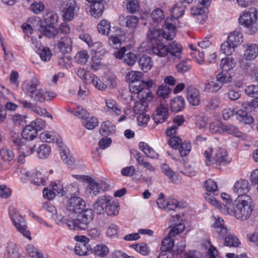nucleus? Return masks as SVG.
I'll return each mask as SVG.
<instances>
[{
    "mask_svg": "<svg viewBox=\"0 0 258 258\" xmlns=\"http://www.w3.org/2000/svg\"><path fill=\"white\" fill-rule=\"evenodd\" d=\"M22 89L32 100L41 103L50 100L56 96L53 92L41 88L40 81L35 77L24 81L22 84Z\"/></svg>",
    "mask_w": 258,
    "mask_h": 258,
    "instance_id": "f257e3e1",
    "label": "nucleus"
},
{
    "mask_svg": "<svg viewBox=\"0 0 258 258\" xmlns=\"http://www.w3.org/2000/svg\"><path fill=\"white\" fill-rule=\"evenodd\" d=\"M22 89L32 100L41 103L50 100L56 96L53 92L41 88L40 81L35 77L24 81L22 84Z\"/></svg>",
    "mask_w": 258,
    "mask_h": 258,
    "instance_id": "f03ea898",
    "label": "nucleus"
},
{
    "mask_svg": "<svg viewBox=\"0 0 258 258\" xmlns=\"http://www.w3.org/2000/svg\"><path fill=\"white\" fill-rule=\"evenodd\" d=\"M252 204L250 196L246 194L239 195L232 206L228 208V212L238 220H247L253 211Z\"/></svg>",
    "mask_w": 258,
    "mask_h": 258,
    "instance_id": "7ed1b4c3",
    "label": "nucleus"
},
{
    "mask_svg": "<svg viewBox=\"0 0 258 258\" xmlns=\"http://www.w3.org/2000/svg\"><path fill=\"white\" fill-rule=\"evenodd\" d=\"M165 24L163 28V32L155 28H151L147 34L150 42L153 45L154 43L160 42L162 38L167 40H172L176 35V28L175 26L167 22V19L165 21Z\"/></svg>",
    "mask_w": 258,
    "mask_h": 258,
    "instance_id": "20e7f679",
    "label": "nucleus"
},
{
    "mask_svg": "<svg viewBox=\"0 0 258 258\" xmlns=\"http://www.w3.org/2000/svg\"><path fill=\"white\" fill-rule=\"evenodd\" d=\"M153 84L152 80L135 81L130 84V90L132 93L136 94L139 99L151 100L152 95L150 88Z\"/></svg>",
    "mask_w": 258,
    "mask_h": 258,
    "instance_id": "39448f33",
    "label": "nucleus"
},
{
    "mask_svg": "<svg viewBox=\"0 0 258 258\" xmlns=\"http://www.w3.org/2000/svg\"><path fill=\"white\" fill-rule=\"evenodd\" d=\"M213 149L211 148H208L204 152L207 165L216 163L220 165L226 164L229 162L227 152L225 149L218 147L216 149L214 155H213Z\"/></svg>",
    "mask_w": 258,
    "mask_h": 258,
    "instance_id": "423d86ee",
    "label": "nucleus"
},
{
    "mask_svg": "<svg viewBox=\"0 0 258 258\" xmlns=\"http://www.w3.org/2000/svg\"><path fill=\"white\" fill-rule=\"evenodd\" d=\"M13 146L23 156H29L35 151L36 144L29 141H24L18 134H14L11 139Z\"/></svg>",
    "mask_w": 258,
    "mask_h": 258,
    "instance_id": "0eeeda50",
    "label": "nucleus"
},
{
    "mask_svg": "<svg viewBox=\"0 0 258 258\" xmlns=\"http://www.w3.org/2000/svg\"><path fill=\"white\" fill-rule=\"evenodd\" d=\"M256 11H244L239 18V23L248 29L251 34H254L257 31Z\"/></svg>",
    "mask_w": 258,
    "mask_h": 258,
    "instance_id": "6e6552de",
    "label": "nucleus"
},
{
    "mask_svg": "<svg viewBox=\"0 0 258 258\" xmlns=\"http://www.w3.org/2000/svg\"><path fill=\"white\" fill-rule=\"evenodd\" d=\"M85 208V201L79 197H72L67 202L66 208L72 213H81Z\"/></svg>",
    "mask_w": 258,
    "mask_h": 258,
    "instance_id": "1a4fd4ad",
    "label": "nucleus"
},
{
    "mask_svg": "<svg viewBox=\"0 0 258 258\" xmlns=\"http://www.w3.org/2000/svg\"><path fill=\"white\" fill-rule=\"evenodd\" d=\"M55 140L57 146L60 149V155L63 162L69 167H72L74 164L75 158L71 156L69 149L64 146L61 138L57 134Z\"/></svg>",
    "mask_w": 258,
    "mask_h": 258,
    "instance_id": "9d476101",
    "label": "nucleus"
},
{
    "mask_svg": "<svg viewBox=\"0 0 258 258\" xmlns=\"http://www.w3.org/2000/svg\"><path fill=\"white\" fill-rule=\"evenodd\" d=\"M87 183H88L87 191L94 196H96L102 191L108 190L109 186L106 182L104 181L97 182L92 177H90V180H88Z\"/></svg>",
    "mask_w": 258,
    "mask_h": 258,
    "instance_id": "9b49d317",
    "label": "nucleus"
},
{
    "mask_svg": "<svg viewBox=\"0 0 258 258\" xmlns=\"http://www.w3.org/2000/svg\"><path fill=\"white\" fill-rule=\"evenodd\" d=\"M10 216L16 228L26 237L31 238L30 233L26 230V223L23 217H22L17 212L14 214L10 212Z\"/></svg>",
    "mask_w": 258,
    "mask_h": 258,
    "instance_id": "f8f14e48",
    "label": "nucleus"
},
{
    "mask_svg": "<svg viewBox=\"0 0 258 258\" xmlns=\"http://www.w3.org/2000/svg\"><path fill=\"white\" fill-rule=\"evenodd\" d=\"M79 9L74 0H69L64 3L62 10V17L65 20L71 21L75 16V11Z\"/></svg>",
    "mask_w": 258,
    "mask_h": 258,
    "instance_id": "ddd939ff",
    "label": "nucleus"
},
{
    "mask_svg": "<svg viewBox=\"0 0 258 258\" xmlns=\"http://www.w3.org/2000/svg\"><path fill=\"white\" fill-rule=\"evenodd\" d=\"M163 193H160L159 195V197L157 200V204L159 208L169 211H175L178 208V202L176 200L171 199L165 201Z\"/></svg>",
    "mask_w": 258,
    "mask_h": 258,
    "instance_id": "4468645a",
    "label": "nucleus"
},
{
    "mask_svg": "<svg viewBox=\"0 0 258 258\" xmlns=\"http://www.w3.org/2000/svg\"><path fill=\"white\" fill-rule=\"evenodd\" d=\"M186 98L188 103L192 106H198L201 103L200 92L194 86H189L187 87Z\"/></svg>",
    "mask_w": 258,
    "mask_h": 258,
    "instance_id": "2eb2a0df",
    "label": "nucleus"
},
{
    "mask_svg": "<svg viewBox=\"0 0 258 258\" xmlns=\"http://www.w3.org/2000/svg\"><path fill=\"white\" fill-rule=\"evenodd\" d=\"M172 217L173 219L169 235L171 236H175L184 230L185 226L182 223V219L179 215L175 214L174 216L172 215Z\"/></svg>",
    "mask_w": 258,
    "mask_h": 258,
    "instance_id": "dca6fc26",
    "label": "nucleus"
},
{
    "mask_svg": "<svg viewBox=\"0 0 258 258\" xmlns=\"http://www.w3.org/2000/svg\"><path fill=\"white\" fill-rule=\"evenodd\" d=\"M108 36L109 44L114 48H118L124 41L123 36L120 29H116Z\"/></svg>",
    "mask_w": 258,
    "mask_h": 258,
    "instance_id": "f3484780",
    "label": "nucleus"
},
{
    "mask_svg": "<svg viewBox=\"0 0 258 258\" xmlns=\"http://www.w3.org/2000/svg\"><path fill=\"white\" fill-rule=\"evenodd\" d=\"M111 197L107 196L99 197L93 204V208L97 214H101L105 212L107 204L111 202Z\"/></svg>",
    "mask_w": 258,
    "mask_h": 258,
    "instance_id": "a211bd4d",
    "label": "nucleus"
},
{
    "mask_svg": "<svg viewBox=\"0 0 258 258\" xmlns=\"http://www.w3.org/2000/svg\"><path fill=\"white\" fill-rule=\"evenodd\" d=\"M89 224L87 222L79 215L76 219L69 221L67 223V226L69 229L74 230H84L88 228Z\"/></svg>",
    "mask_w": 258,
    "mask_h": 258,
    "instance_id": "6ab92c4d",
    "label": "nucleus"
},
{
    "mask_svg": "<svg viewBox=\"0 0 258 258\" xmlns=\"http://www.w3.org/2000/svg\"><path fill=\"white\" fill-rule=\"evenodd\" d=\"M168 108L160 104L156 110V112L153 115V119L156 124L163 122L168 117Z\"/></svg>",
    "mask_w": 258,
    "mask_h": 258,
    "instance_id": "aec40b11",
    "label": "nucleus"
},
{
    "mask_svg": "<svg viewBox=\"0 0 258 258\" xmlns=\"http://www.w3.org/2000/svg\"><path fill=\"white\" fill-rule=\"evenodd\" d=\"M169 57L170 56L174 60H178L181 57L182 47L181 45L175 41H173L168 46Z\"/></svg>",
    "mask_w": 258,
    "mask_h": 258,
    "instance_id": "412c9836",
    "label": "nucleus"
},
{
    "mask_svg": "<svg viewBox=\"0 0 258 258\" xmlns=\"http://www.w3.org/2000/svg\"><path fill=\"white\" fill-rule=\"evenodd\" d=\"M73 42L68 36L61 37L58 41L57 46L59 50L62 53L70 52L72 50Z\"/></svg>",
    "mask_w": 258,
    "mask_h": 258,
    "instance_id": "4be33fe9",
    "label": "nucleus"
},
{
    "mask_svg": "<svg viewBox=\"0 0 258 258\" xmlns=\"http://www.w3.org/2000/svg\"><path fill=\"white\" fill-rule=\"evenodd\" d=\"M250 188V184L248 180L243 179L238 180L235 183L233 191L237 194H245Z\"/></svg>",
    "mask_w": 258,
    "mask_h": 258,
    "instance_id": "5701e85b",
    "label": "nucleus"
},
{
    "mask_svg": "<svg viewBox=\"0 0 258 258\" xmlns=\"http://www.w3.org/2000/svg\"><path fill=\"white\" fill-rule=\"evenodd\" d=\"M236 118L242 124H251L254 122L252 116L249 114L246 111L239 109L235 113Z\"/></svg>",
    "mask_w": 258,
    "mask_h": 258,
    "instance_id": "b1692460",
    "label": "nucleus"
},
{
    "mask_svg": "<svg viewBox=\"0 0 258 258\" xmlns=\"http://www.w3.org/2000/svg\"><path fill=\"white\" fill-rule=\"evenodd\" d=\"M258 56V45L251 44L247 45L243 57L247 60H253Z\"/></svg>",
    "mask_w": 258,
    "mask_h": 258,
    "instance_id": "393cba45",
    "label": "nucleus"
},
{
    "mask_svg": "<svg viewBox=\"0 0 258 258\" xmlns=\"http://www.w3.org/2000/svg\"><path fill=\"white\" fill-rule=\"evenodd\" d=\"M26 176L30 178L31 182L35 185H44L45 179L44 175L39 171L35 172H27Z\"/></svg>",
    "mask_w": 258,
    "mask_h": 258,
    "instance_id": "a878e982",
    "label": "nucleus"
},
{
    "mask_svg": "<svg viewBox=\"0 0 258 258\" xmlns=\"http://www.w3.org/2000/svg\"><path fill=\"white\" fill-rule=\"evenodd\" d=\"M227 40L229 42H230L233 46L236 47L243 42V34L239 30H235L229 33Z\"/></svg>",
    "mask_w": 258,
    "mask_h": 258,
    "instance_id": "bb28decb",
    "label": "nucleus"
},
{
    "mask_svg": "<svg viewBox=\"0 0 258 258\" xmlns=\"http://www.w3.org/2000/svg\"><path fill=\"white\" fill-rule=\"evenodd\" d=\"M107 110L112 114L118 116L121 113V109L116 101L112 98H108L105 100Z\"/></svg>",
    "mask_w": 258,
    "mask_h": 258,
    "instance_id": "cd10ccee",
    "label": "nucleus"
},
{
    "mask_svg": "<svg viewBox=\"0 0 258 258\" xmlns=\"http://www.w3.org/2000/svg\"><path fill=\"white\" fill-rule=\"evenodd\" d=\"M215 222L212 225V227L216 229L217 233L222 236H225L228 233V229L224 225V221L220 217H214Z\"/></svg>",
    "mask_w": 258,
    "mask_h": 258,
    "instance_id": "c85d7f7f",
    "label": "nucleus"
},
{
    "mask_svg": "<svg viewBox=\"0 0 258 258\" xmlns=\"http://www.w3.org/2000/svg\"><path fill=\"white\" fill-rule=\"evenodd\" d=\"M152 50L154 54L160 57L168 56L169 57V51L168 46L160 42L154 43L152 45Z\"/></svg>",
    "mask_w": 258,
    "mask_h": 258,
    "instance_id": "c756f323",
    "label": "nucleus"
},
{
    "mask_svg": "<svg viewBox=\"0 0 258 258\" xmlns=\"http://www.w3.org/2000/svg\"><path fill=\"white\" fill-rule=\"evenodd\" d=\"M22 136L23 139H26L25 141H31L37 136V131L33 126L31 124L28 125L24 128L22 133Z\"/></svg>",
    "mask_w": 258,
    "mask_h": 258,
    "instance_id": "7c9ffc66",
    "label": "nucleus"
},
{
    "mask_svg": "<svg viewBox=\"0 0 258 258\" xmlns=\"http://www.w3.org/2000/svg\"><path fill=\"white\" fill-rule=\"evenodd\" d=\"M104 9L103 3H95L90 6V13L92 17L98 18L102 16Z\"/></svg>",
    "mask_w": 258,
    "mask_h": 258,
    "instance_id": "2f4dec72",
    "label": "nucleus"
},
{
    "mask_svg": "<svg viewBox=\"0 0 258 258\" xmlns=\"http://www.w3.org/2000/svg\"><path fill=\"white\" fill-rule=\"evenodd\" d=\"M184 106V100L182 96H177L171 100V110L175 112L181 111Z\"/></svg>",
    "mask_w": 258,
    "mask_h": 258,
    "instance_id": "473e14b6",
    "label": "nucleus"
},
{
    "mask_svg": "<svg viewBox=\"0 0 258 258\" xmlns=\"http://www.w3.org/2000/svg\"><path fill=\"white\" fill-rule=\"evenodd\" d=\"M98 32L103 35H109L111 31L110 23L106 20H102L97 25Z\"/></svg>",
    "mask_w": 258,
    "mask_h": 258,
    "instance_id": "72a5a7b5",
    "label": "nucleus"
},
{
    "mask_svg": "<svg viewBox=\"0 0 258 258\" xmlns=\"http://www.w3.org/2000/svg\"><path fill=\"white\" fill-rule=\"evenodd\" d=\"M139 64L143 71L147 72L150 71L153 67V62L150 57L143 56L140 58Z\"/></svg>",
    "mask_w": 258,
    "mask_h": 258,
    "instance_id": "f704fd0d",
    "label": "nucleus"
},
{
    "mask_svg": "<svg viewBox=\"0 0 258 258\" xmlns=\"http://www.w3.org/2000/svg\"><path fill=\"white\" fill-rule=\"evenodd\" d=\"M89 245L85 242V240H81L76 244L75 247V252L79 255H84L87 254L89 250Z\"/></svg>",
    "mask_w": 258,
    "mask_h": 258,
    "instance_id": "c9c22d12",
    "label": "nucleus"
},
{
    "mask_svg": "<svg viewBox=\"0 0 258 258\" xmlns=\"http://www.w3.org/2000/svg\"><path fill=\"white\" fill-rule=\"evenodd\" d=\"M115 130V125L111 122L106 121L101 123L99 132L102 135H107L113 133Z\"/></svg>",
    "mask_w": 258,
    "mask_h": 258,
    "instance_id": "e433bc0d",
    "label": "nucleus"
},
{
    "mask_svg": "<svg viewBox=\"0 0 258 258\" xmlns=\"http://www.w3.org/2000/svg\"><path fill=\"white\" fill-rule=\"evenodd\" d=\"M185 9V7L182 4H176L171 10V15L173 18L177 19L183 16Z\"/></svg>",
    "mask_w": 258,
    "mask_h": 258,
    "instance_id": "4c0bfd02",
    "label": "nucleus"
},
{
    "mask_svg": "<svg viewBox=\"0 0 258 258\" xmlns=\"http://www.w3.org/2000/svg\"><path fill=\"white\" fill-rule=\"evenodd\" d=\"M143 74L139 71H132L127 73L125 79L131 84L135 81H140L143 78Z\"/></svg>",
    "mask_w": 258,
    "mask_h": 258,
    "instance_id": "58836bf2",
    "label": "nucleus"
},
{
    "mask_svg": "<svg viewBox=\"0 0 258 258\" xmlns=\"http://www.w3.org/2000/svg\"><path fill=\"white\" fill-rule=\"evenodd\" d=\"M139 101H137L135 103L134 106L133 107V110L136 114H141L144 113L146 111L147 107L148 106L146 101H149L148 100H142L139 99Z\"/></svg>",
    "mask_w": 258,
    "mask_h": 258,
    "instance_id": "ea45409f",
    "label": "nucleus"
},
{
    "mask_svg": "<svg viewBox=\"0 0 258 258\" xmlns=\"http://www.w3.org/2000/svg\"><path fill=\"white\" fill-rule=\"evenodd\" d=\"M235 65V61L233 58L225 57L222 59L220 62V67L223 71L228 72L233 69Z\"/></svg>",
    "mask_w": 258,
    "mask_h": 258,
    "instance_id": "a19ab883",
    "label": "nucleus"
},
{
    "mask_svg": "<svg viewBox=\"0 0 258 258\" xmlns=\"http://www.w3.org/2000/svg\"><path fill=\"white\" fill-rule=\"evenodd\" d=\"M217 82L223 85L230 83L232 81V76L228 72L222 71L220 72L216 76Z\"/></svg>",
    "mask_w": 258,
    "mask_h": 258,
    "instance_id": "79ce46f5",
    "label": "nucleus"
},
{
    "mask_svg": "<svg viewBox=\"0 0 258 258\" xmlns=\"http://www.w3.org/2000/svg\"><path fill=\"white\" fill-rule=\"evenodd\" d=\"M41 31L42 34L49 38L54 37L57 34L56 29L51 24L42 26Z\"/></svg>",
    "mask_w": 258,
    "mask_h": 258,
    "instance_id": "37998d69",
    "label": "nucleus"
},
{
    "mask_svg": "<svg viewBox=\"0 0 258 258\" xmlns=\"http://www.w3.org/2000/svg\"><path fill=\"white\" fill-rule=\"evenodd\" d=\"M37 153L40 159H45L50 155L51 148L47 144H42L37 149Z\"/></svg>",
    "mask_w": 258,
    "mask_h": 258,
    "instance_id": "c03bdc74",
    "label": "nucleus"
},
{
    "mask_svg": "<svg viewBox=\"0 0 258 258\" xmlns=\"http://www.w3.org/2000/svg\"><path fill=\"white\" fill-rule=\"evenodd\" d=\"M171 237L172 236L168 234V236L163 240L161 246V251L166 252L173 251L172 248L174 246V241Z\"/></svg>",
    "mask_w": 258,
    "mask_h": 258,
    "instance_id": "a18cd8bd",
    "label": "nucleus"
},
{
    "mask_svg": "<svg viewBox=\"0 0 258 258\" xmlns=\"http://www.w3.org/2000/svg\"><path fill=\"white\" fill-rule=\"evenodd\" d=\"M132 247L139 253L144 256H146L150 253V249L147 244L141 242L137 244H134Z\"/></svg>",
    "mask_w": 258,
    "mask_h": 258,
    "instance_id": "49530a36",
    "label": "nucleus"
},
{
    "mask_svg": "<svg viewBox=\"0 0 258 258\" xmlns=\"http://www.w3.org/2000/svg\"><path fill=\"white\" fill-rule=\"evenodd\" d=\"M240 244L238 238L233 234H229L225 237L224 244L230 247H237Z\"/></svg>",
    "mask_w": 258,
    "mask_h": 258,
    "instance_id": "de8ad7c7",
    "label": "nucleus"
},
{
    "mask_svg": "<svg viewBox=\"0 0 258 258\" xmlns=\"http://www.w3.org/2000/svg\"><path fill=\"white\" fill-rule=\"evenodd\" d=\"M89 58V55L86 50L78 52L75 57V61L81 64H85Z\"/></svg>",
    "mask_w": 258,
    "mask_h": 258,
    "instance_id": "09e8293b",
    "label": "nucleus"
},
{
    "mask_svg": "<svg viewBox=\"0 0 258 258\" xmlns=\"http://www.w3.org/2000/svg\"><path fill=\"white\" fill-rule=\"evenodd\" d=\"M109 250L107 246L103 244L97 245L94 247L95 254L99 257H104L109 253Z\"/></svg>",
    "mask_w": 258,
    "mask_h": 258,
    "instance_id": "8fccbe9b",
    "label": "nucleus"
},
{
    "mask_svg": "<svg viewBox=\"0 0 258 258\" xmlns=\"http://www.w3.org/2000/svg\"><path fill=\"white\" fill-rule=\"evenodd\" d=\"M171 92V89L166 85L164 84L159 86L157 90V95L163 99L168 98Z\"/></svg>",
    "mask_w": 258,
    "mask_h": 258,
    "instance_id": "3c124183",
    "label": "nucleus"
},
{
    "mask_svg": "<svg viewBox=\"0 0 258 258\" xmlns=\"http://www.w3.org/2000/svg\"><path fill=\"white\" fill-rule=\"evenodd\" d=\"M235 48L228 40L221 45V51L226 55H231L234 52Z\"/></svg>",
    "mask_w": 258,
    "mask_h": 258,
    "instance_id": "603ef678",
    "label": "nucleus"
},
{
    "mask_svg": "<svg viewBox=\"0 0 258 258\" xmlns=\"http://www.w3.org/2000/svg\"><path fill=\"white\" fill-rule=\"evenodd\" d=\"M207 202H208L210 204L213 205L216 207L218 209H219L222 212H225V211H228V207L224 204H221L219 201H218L214 197H209L207 198L205 197Z\"/></svg>",
    "mask_w": 258,
    "mask_h": 258,
    "instance_id": "864d4df0",
    "label": "nucleus"
},
{
    "mask_svg": "<svg viewBox=\"0 0 258 258\" xmlns=\"http://www.w3.org/2000/svg\"><path fill=\"white\" fill-rule=\"evenodd\" d=\"M191 144L189 142L185 141L180 144L178 148L181 156H186L191 150Z\"/></svg>",
    "mask_w": 258,
    "mask_h": 258,
    "instance_id": "5fc2aeb1",
    "label": "nucleus"
},
{
    "mask_svg": "<svg viewBox=\"0 0 258 258\" xmlns=\"http://www.w3.org/2000/svg\"><path fill=\"white\" fill-rule=\"evenodd\" d=\"M221 131L237 137L239 136L240 134L238 128L232 124L224 125L222 124Z\"/></svg>",
    "mask_w": 258,
    "mask_h": 258,
    "instance_id": "6e6d98bb",
    "label": "nucleus"
},
{
    "mask_svg": "<svg viewBox=\"0 0 258 258\" xmlns=\"http://www.w3.org/2000/svg\"><path fill=\"white\" fill-rule=\"evenodd\" d=\"M56 134L53 132H45L41 133L39 135L40 139L44 142H51L55 140Z\"/></svg>",
    "mask_w": 258,
    "mask_h": 258,
    "instance_id": "4d7b16f0",
    "label": "nucleus"
},
{
    "mask_svg": "<svg viewBox=\"0 0 258 258\" xmlns=\"http://www.w3.org/2000/svg\"><path fill=\"white\" fill-rule=\"evenodd\" d=\"M151 16L154 22L158 23L164 19L165 14L161 9L157 8L152 11Z\"/></svg>",
    "mask_w": 258,
    "mask_h": 258,
    "instance_id": "13d9d810",
    "label": "nucleus"
},
{
    "mask_svg": "<svg viewBox=\"0 0 258 258\" xmlns=\"http://www.w3.org/2000/svg\"><path fill=\"white\" fill-rule=\"evenodd\" d=\"M84 126L88 130H93L98 125V121L97 118L91 117L90 118L86 119L83 121Z\"/></svg>",
    "mask_w": 258,
    "mask_h": 258,
    "instance_id": "bf43d9fd",
    "label": "nucleus"
},
{
    "mask_svg": "<svg viewBox=\"0 0 258 258\" xmlns=\"http://www.w3.org/2000/svg\"><path fill=\"white\" fill-rule=\"evenodd\" d=\"M44 18L46 23L53 25L57 22L58 17L55 12L50 11L45 14Z\"/></svg>",
    "mask_w": 258,
    "mask_h": 258,
    "instance_id": "052dcab7",
    "label": "nucleus"
},
{
    "mask_svg": "<svg viewBox=\"0 0 258 258\" xmlns=\"http://www.w3.org/2000/svg\"><path fill=\"white\" fill-rule=\"evenodd\" d=\"M72 113L76 116L84 120L88 118L89 117V113L88 111L80 106L78 107L74 111H72Z\"/></svg>",
    "mask_w": 258,
    "mask_h": 258,
    "instance_id": "680f3d73",
    "label": "nucleus"
},
{
    "mask_svg": "<svg viewBox=\"0 0 258 258\" xmlns=\"http://www.w3.org/2000/svg\"><path fill=\"white\" fill-rule=\"evenodd\" d=\"M204 186L209 192H213L214 194H216V192H218L217 183L211 179H209L205 181Z\"/></svg>",
    "mask_w": 258,
    "mask_h": 258,
    "instance_id": "e2e57ef3",
    "label": "nucleus"
},
{
    "mask_svg": "<svg viewBox=\"0 0 258 258\" xmlns=\"http://www.w3.org/2000/svg\"><path fill=\"white\" fill-rule=\"evenodd\" d=\"M80 215L89 224L93 221L94 217L93 211L91 209L84 210Z\"/></svg>",
    "mask_w": 258,
    "mask_h": 258,
    "instance_id": "0e129e2a",
    "label": "nucleus"
},
{
    "mask_svg": "<svg viewBox=\"0 0 258 258\" xmlns=\"http://www.w3.org/2000/svg\"><path fill=\"white\" fill-rule=\"evenodd\" d=\"M207 9L202 8L201 7H194L190 9V13L193 16H202L203 19H205L207 18L206 13Z\"/></svg>",
    "mask_w": 258,
    "mask_h": 258,
    "instance_id": "69168bd1",
    "label": "nucleus"
},
{
    "mask_svg": "<svg viewBox=\"0 0 258 258\" xmlns=\"http://www.w3.org/2000/svg\"><path fill=\"white\" fill-rule=\"evenodd\" d=\"M118 227L114 224H111L106 230V235L111 238H117L118 235Z\"/></svg>",
    "mask_w": 258,
    "mask_h": 258,
    "instance_id": "338daca9",
    "label": "nucleus"
},
{
    "mask_svg": "<svg viewBox=\"0 0 258 258\" xmlns=\"http://www.w3.org/2000/svg\"><path fill=\"white\" fill-rule=\"evenodd\" d=\"M26 250L28 254L33 258L43 257L42 254L39 253L33 245L28 244L26 246Z\"/></svg>",
    "mask_w": 258,
    "mask_h": 258,
    "instance_id": "774afa93",
    "label": "nucleus"
}]
</instances>
